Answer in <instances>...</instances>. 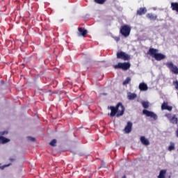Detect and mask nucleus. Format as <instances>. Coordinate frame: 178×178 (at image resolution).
Here are the masks:
<instances>
[{"label": "nucleus", "mask_w": 178, "mask_h": 178, "mask_svg": "<svg viewBox=\"0 0 178 178\" xmlns=\"http://www.w3.org/2000/svg\"><path fill=\"white\" fill-rule=\"evenodd\" d=\"M108 109L111 111L110 116L112 118H113L115 115H116L117 118H119L120 116H123V114L124 113V106L122 103H118L116 107L108 106Z\"/></svg>", "instance_id": "obj_1"}, {"label": "nucleus", "mask_w": 178, "mask_h": 178, "mask_svg": "<svg viewBox=\"0 0 178 178\" xmlns=\"http://www.w3.org/2000/svg\"><path fill=\"white\" fill-rule=\"evenodd\" d=\"M149 55H150L152 58H154L156 60H163V59H166V56L165 54L159 53L158 49L154 48L149 49Z\"/></svg>", "instance_id": "obj_2"}, {"label": "nucleus", "mask_w": 178, "mask_h": 178, "mask_svg": "<svg viewBox=\"0 0 178 178\" xmlns=\"http://www.w3.org/2000/svg\"><path fill=\"white\" fill-rule=\"evenodd\" d=\"M131 31V26L129 25H124L121 26L120 33L123 37L127 38L130 35V33Z\"/></svg>", "instance_id": "obj_3"}, {"label": "nucleus", "mask_w": 178, "mask_h": 178, "mask_svg": "<svg viewBox=\"0 0 178 178\" xmlns=\"http://www.w3.org/2000/svg\"><path fill=\"white\" fill-rule=\"evenodd\" d=\"M131 65L130 63H119L113 66L114 69H122V70H129Z\"/></svg>", "instance_id": "obj_4"}, {"label": "nucleus", "mask_w": 178, "mask_h": 178, "mask_svg": "<svg viewBox=\"0 0 178 178\" xmlns=\"http://www.w3.org/2000/svg\"><path fill=\"white\" fill-rule=\"evenodd\" d=\"M165 65L174 74H178V67L172 62H167Z\"/></svg>", "instance_id": "obj_5"}, {"label": "nucleus", "mask_w": 178, "mask_h": 178, "mask_svg": "<svg viewBox=\"0 0 178 178\" xmlns=\"http://www.w3.org/2000/svg\"><path fill=\"white\" fill-rule=\"evenodd\" d=\"M143 115H145V116H147V118H152L154 120H158V115L152 111H149L148 110H143Z\"/></svg>", "instance_id": "obj_6"}, {"label": "nucleus", "mask_w": 178, "mask_h": 178, "mask_svg": "<svg viewBox=\"0 0 178 178\" xmlns=\"http://www.w3.org/2000/svg\"><path fill=\"white\" fill-rule=\"evenodd\" d=\"M118 59H123V60H130V56L123 51L117 53Z\"/></svg>", "instance_id": "obj_7"}, {"label": "nucleus", "mask_w": 178, "mask_h": 178, "mask_svg": "<svg viewBox=\"0 0 178 178\" xmlns=\"http://www.w3.org/2000/svg\"><path fill=\"white\" fill-rule=\"evenodd\" d=\"M132 127H133V123L131 122H128L125 128L124 129V132L126 134H129V133H131Z\"/></svg>", "instance_id": "obj_8"}, {"label": "nucleus", "mask_w": 178, "mask_h": 178, "mask_svg": "<svg viewBox=\"0 0 178 178\" xmlns=\"http://www.w3.org/2000/svg\"><path fill=\"white\" fill-rule=\"evenodd\" d=\"M140 140L141 144H143V145L145 147L149 145V140H148V138H147L145 136H140Z\"/></svg>", "instance_id": "obj_9"}, {"label": "nucleus", "mask_w": 178, "mask_h": 178, "mask_svg": "<svg viewBox=\"0 0 178 178\" xmlns=\"http://www.w3.org/2000/svg\"><path fill=\"white\" fill-rule=\"evenodd\" d=\"M166 118L170 120V122L171 123H173L174 124H177L178 120L177 118H176L175 115L174 116H170V114H165Z\"/></svg>", "instance_id": "obj_10"}, {"label": "nucleus", "mask_w": 178, "mask_h": 178, "mask_svg": "<svg viewBox=\"0 0 178 178\" xmlns=\"http://www.w3.org/2000/svg\"><path fill=\"white\" fill-rule=\"evenodd\" d=\"M172 109H173V107L168 105V102H163L161 105V110L162 111H169L170 112V111H172Z\"/></svg>", "instance_id": "obj_11"}, {"label": "nucleus", "mask_w": 178, "mask_h": 178, "mask_svg": "<svg viewBox=\"0 0 178 178\" xmlns=\"http://www.w3.org/2000/svg\"><path fill=\"white\" fill-rule=\"evenodd\" d=\"M88 33L86 29L83 28H79V32H78V35L82 36V37H86V35Z\"/></svg>", "instance_id": "obj_12"}, {"label": "nucleus", "mask_w": 178, "mask_h": 178, "mask_svg": "<svg viewBox=\"0 0 178 178\" xmlns=\"http://www.w3.org/2000/svg\"><path fill=\"white\" fill-rule=\"evenodd\" d=\"M139 90H140V91H147L148 86H147L145 83H141L139 84Z\"/></svg>", "instance_id": "obj_13"}, {"label": "nucleus", "mask_w": 178, "mask_h": 178, "mask_svg": "<svg viewBox=\"0 0 178 178\" xmlns=\"http://www.w3.org/2000/svg\"><path fill=\"white\" fill-rule=\"evenodd\" d=\"M0 143L1 144H6L8 143H10V139L3 136H0Z\"/></svg>", "instance_id": "obj_14"}, {"label": "nucleus", "mask_w": 178, "mask_h": 178, "mask_svg": "<svg viewBox=\"0 0 178 178\" xmlns=\"http://www.w3.org/2000/svg\"><path fill=\"white\" fill-rule=\"evenodd\" d=\"M168 172L167 170H161L159 172V176L157 178H166V172Z\"/></svg>", "instance_id": "obj_15"}, {"label": "nucleus", "mask_w": 178, "mask_h": 178, "mask_svg": "<svg viewBox=\"0 0 178 178\" xmlns=\"http://www.w3.org/2000/svg\"><path fill=\"white\" fill-rule=\"evenodd\" d=\"M171 9L178 13V3L177 2L171 3Z\"/></svg>", "instance_id": "obj_16"}, {"label": "nucleus", "mask_w": 178, "mask_h": 178, "mask_svg": "<svg viewBox=\"0 0 178 178\" xmlns=\"http://www.w3.org/2000/svg\"><path fill=\"white\" fill-rule=\"evenodd\" d=\"M147 17L149 19V20H156V15L152 14V13H148L147 15Z\"/></svg>", "instance_id": "obj_17"}, {"label": "nucleus", "mask_w": 178, "mask_h": 178, "mask_svg": "<svg viewBox=\"0 0 178 178\" xmlns=\"http://www.w3.org/2000/svg\"><path fill=\"white\" fill-rule=\"evenodd\" d=\"M145 13H147V8H140L139 10H138V15H145Z\"/></svg>", "instance_id": "obj_18"}, {"label": "nucleus", "mask_w": 178, "mask_h": 178, "mask_svg": "<svg viewBox=\"0 0 178 178\" xmlns=\"http://www.w3.org/2000/svg\"><path fill=\"white\" fill-rule=\"evenodd\" d=\"M175 143L170 142L169 147H168V151H175Z\"/></svg>", "instance_id": "obj_19"}, {"label": "nucleus", "mask_w": 178, "mask_h": 178, "mask_svg": "<svg viewBox=\"0 0 178 178\" xmlns=\"http://www.w3.org/2000/svg\"><path fill=\"white\" fill-rule=\"evenodd\" d=\"M141 104H142L143 108H145V109H148V108H149V102H142Z\"/></svg>", "instance_id": "obj_20"}, {"label": "nucleus", "mask_w": 178, "mask_h": 178, "mask_svg": "<svg viewBox=\"0 0 178 178\" xmlns=\"http://www.w3.org/2000/svg\"><path fill=\"white\" fill-rule=\"evenodd\" d=\"M129 99H134V98H137V95L134 93H129L128 95Z\"/></svg>", "instance_id": "obj_21"}, {"label": "nucleus", "mask_w": 178, "mask_h": 178, "mask_svg": "<svg viewBox=\"0 0 178 178\" xmlns=\"http://www.w3.org/2000/svg\"><path fill=\"white\" fill-rule=\"evenodd\" d=\"M56 143H57L56 139H53V140L49 143V145H51V147H56Z\"/></svg>", "instance_id": "obj_22"}, {"label": "nucleus", "mask_w": 178, "mask_h": 178, "mask_svg": "<svg viewBox=\"0 0 178 178\" xmlns=\"http://www.w3.org/2000/svg\"><path fill=\"white\" fill-rule=\"evenodd\" d=\"M130 81H131V78L127 77L126 79V80L124 81L122 84H123V86H126V84H129V83H130Z\"/></svg>", "instance_id": "obj_23"}, {"label": "nucleus", "mask_w": 178, "mask_h": 178, "mask_svg": "<svg viewBox=\"0 0 178 178\" xmlns=\"http://www.w3.org/2000/svg\"><path fill=\"white\" fill-rule=\"evenodd\" d=\"M95 2H96V3H99L100 5H102L105 3V2H106V0H95Z\"/></svg>", "instance_id": "obj_24"}, {"label": "nucleus", "mask_w": 178, "mask_h": 178, "mask_svg": "<svg viewBox=\"0 0 178 178\" xmlns=\"http://www.w3.org/2000/svg\"><path fill=\"white\" fill-rule=\"evenodd\" d=\"M26 138L30 143H34L35 141V138L31 136H28Z\"/></svg>", "instance_id": "obj_25"}, {"label": "nucleus", "mask_w": 178, "mask_h": 178, "mask_svg": "<svg viewBox=\"0 0 178 178\" xmlns=\"http://www.w3.org/2000/svg\"><path fill=\"white\" fill-rule=\"evenodd\" d=\"M8 134V131H0V137H2V136H6Z\"/></svg>", "instance_id": "obj_26"}, {"label": "nucleus", "mask_w": 178, "mask_h": 178, "mask_svg": "<svg viewBox=\"0 0 178 178\" xmlns=\"http://www.w3.org/2000/svg\"><path fill=\"white\" fill-rule=\"evenodd\" d=\"M10 165H12V164L9 163L8 165H4L0 167V169H1V170H3L4 168H8V167L10 166Z\"/></svg>", "instance_id": "obj_27"}, {"label": "nucleus", "mask_w": 178, "mask_h": 178, "mask_svg": "<svg viewBox=\"0 0 178 178\" xmlns=\"http://www.w3.org/2000/svg\"><path fill=\"white\" fill-rule=\"evenodd\" d=\"M174 85L175 86V88L177 90L178 89V81H175Z\"/></svg>", "instance_id": "obj_28"}, {"label": "nucleus", "mask_w": 178, "mask_h": 178, "mask_svg": "<svg viewBox=\"0 0 178 178\" xmlns=\"http://www.w3.org/2000/svg\"><path fill=\"white\" fill-rule=\"evenodd\" d=\"M9 161H10V162H15L16 161V159H15L13 157H10V158H9Z\"/></svg>", "instance_id": "obj_29"}, {"label": "nucleus", "mask_w": 178, "mask_h": 178, "mask_svg": "<svg viewBox=\"0 0 178 178\" xmlns=\"http://www.w3.org/2000/svg\"><path fill=\"white\" fill-rule=\"evenodd\" d=\"M153 9H154V10H156V8H154Z\"/></svg>", "instance_id": "obj_30"}, {"label": "nucleus", "mask_w": 178, "mask_h": 178, "mask_svg": "<svg viewBox=\"0 0 178 178\" xmlns=\"http://www.w3.org/2000/svg\"><path fill=\"white\" fill-rule=\"evenodd\" d=\"M122 178H126V176H123Z\"/></svg>", "instance_id": "obj_31"}, {"label": "nucleus", "mask_w": 178, "mask_h": 178, "mask_svg": "<svg viewBox=\"0 0 178 178\" xmlns=\"http://www.w3.org/2000/svg\"><path fill=\"white\" fill-rule=\"evenodd\" d=\"M117 41H119V38H117Z\"/></svg>", "instance_id": "obj_32"}, {"label": "nucleus", "mask_w": 178, "mask_h": 178, "mask_svg": "<svg viewBox=\"0 0 178 178\" xmlns=\"http://www.w3.org/2000/svg\"><path fill=\"white\" fill-rule=\"evenodd\" d=\"M80 155H83V154H81Z\"/></svg>", "instance_id": "obj_33"}]
</instances>
